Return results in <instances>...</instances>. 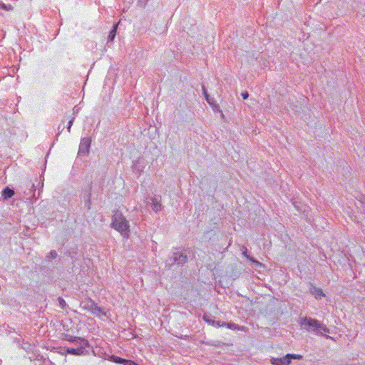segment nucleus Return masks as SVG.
<instances>
[{
    "label": "nucleus",
    "mask_w": 365,
    "mask_h": 365,
    "mask_svg": "<svg viewBox=\"0 0 365 365\" xmlns=\"http://www.w3.org/2000/svg\"><path fill=\"white\" fill-rule=\"evenodd\" d=\"M225 326L229 328V329H241V330H244L245 327H238L234 323H228V322H225Z\"/></svg>",
    "instance_id": "nucleus-16"
},
{
    "label": "nucleus",
    "mask_w": 365,
    "mask_h": 365,
    "mask_svg": "<svg viewBox=\"0 0 365 365\" xmlns=\"http://www.w3.org/2000/svg\"><path fill=\"white\" fill-rule=\"evenodd\" d=\"M242 96L243 99H245H245H247V98H248V97H249V93H248V92H247V91L242 92Z\"/></svg>",
    "instance_id": "nucleus-31"
},
{
    "label": "nucleus",
    "mask_w": 365,
    "mask_h": 365,
    "mask_svg": "<svg viewBox=\"0 0 365 365\" xmlns=\"http://www.w3.org/2000/svg\"><path fill=\"white\" fill-rule=\"evenodd\" d=\"M87 346H79L78 348H68L66 351L67 353L70 354H73V355H76V356H79V355H83L85 354L86 352V348Z\"/></svg>",
    "instance_id": "nucleus-8"
},
{
    "label": "nucleus",
    "mask_w": 365,
    "mask_h": 365,
    "mask_svg": "<svg viewBox=\"0 0 365 365\" xmlns=\"http://www.w3.org/2000/svg\"><path fill=\"white\" fill-rule=\"evenodd\" d=\"M14 190L9 188V187H6L2 190L1 195L4 197V199H9L11 198L14 195Z\"/></svg>",
    "instance_id": "nucleus-9"
},
{
    "label": "nucleus",
    "mask_w": 365,
    "mask_h": 365,
    "mask_svg": "<svg viewBox=\"0 0 365 365\" xmlns=\"http://www.w3.org/2000/svg\"><path fill=\"white\" fill-rule=\"evenodd\" d=\"M203 319L210 324L214 325L215 321L213 319V317L210 314H205L203 315Z\"/></svg>",
    "instance_id": "nucleus-15"
},
{
    "label": "nucleus",
    "mask_w": 365,
    "mask_h": 365,
    "mask_svg": "<svg viewBox=\"0 0 365 365\" xmlns=\"http://www.w3.org/2000/svg\"><path fill=\"white\" fill-rule=\"evenodd\" d=\"M202 90H203V94L205 97L206 101H207V103L209 104L212 105V102L211 99L210 98L209 95L207 93V91L204 86L202 87Z\"/></svg>",
    "instance_id": "nucleus-20"
},
{
    "label": "nucleus",
    "mask_w": 365,
    "mask_h": 365,
    "mask_svg": "<svg viewBox=\"0 0 365 365\" xmlns=\"http://www.w3.org/2000/svg\"><path fill=\"white\" fill-rule=\"evenodd\" d=\"M63 129H64V121L63 120L62 123L58 127V133L57 135H58L60 134V133L63 130Z\"/></svg>",
    "instance_id": "nucleus-25"
},
{
    "label": "nucleus",
    "mask_w": 365,
    "mask_h": 365,
    "mask_svg": "<svg viewBox=\"0 0 365 365\" xmlns=\"http://www.w3.org/2000/svg\"><path fill=\"white\" fill-rule=\"evenodd\" d=\"M213 326L224 327V326H225V322H220V321H215V324Z\"/></svg>",
    "instance_id": "nucleus-29"
},
{
    "label": "nucleus",
    "mask_w": 365,
    "mask_h": 365,
    "mask_svg": "<svg viewBox=\"0 0 365 365\" xmlns=\"http://www.w3.org/2000/svg\"><path fill=\"white\" fill-rule=\"evenodd\" d=\"M48 257L55 259L57 257V252L55 250H51L48 254Z\"/></svg>",
    "instance_id": "nucleus-22"
},
{
    "label": "nucleus",
    "mask_w": 365,
    "mask_h": 365,
    "mask_svg": "<svg viewBox=\"0 0 365 365\" xmlns=\"http://www.w3.org/2000/svg\"><path fill=\"white\" fill-rule=\"evenodd\" d=\"M73 343H75L76 344H80V346H88V347L89 346L88 341L86 339H85L84 338H81V337L75 336V339H74Z\"/></svg>",
    "instance_id": "nucleus-11"
},
{
    "label": "nucleus",
    "mask_w": 365,
    "mask_h": 365,
    "mask_svg": "<svg viewBox=\"0 0 365 365\" xmlns=\"http://www.w3.org/2000/svg\"><path fill=\"white\" fill-rule=\"evenodd\" d=\"M271 364L273 365H289L290 361L286 355L280 358H272Z\"/></svg>",
    "instance_id": "nucleus-6"
},
{
    "label": "nucleus",
    "mask_w": 365,
    "mask_h": 365,
    "mask_svg": "<svg viewBox=\"0 0 365 365\" xmlns=\"http://www.w3.org/2000/svg\"><path fill=\"white\" fill-rule=\"evenodd\" d=\"M58 302L60 307L63 309H65L67 306L66 301L62 297H59L58 298Z\"/></svg>",
    "instance_id": "nucleus-18"
},
{
    "label": "nucleus",
    "mask_w": 365,
    "mask_h": 365,
    "mask_svg": "<svg viewBox=\"0 0 365 365\" xmlns=\"http://www.w3.org/2000/svg\"><path fill=\"white\" fill-rule=\"evenodd\" d=\"M244 255L247 257V259H249L250 260L252 261L253 262L255 263H257V264H259V262L255 259H253L252 257H250L249 256L247 255V250L243 252Z\"/></svg>",
    "instance_id": "nucleus-30"
},
{
    "label": "nucleus",
    "mask_w": 365,
    "mask_h": 365,
    "mask_svg": "<svg viewBox=\"0 0 365 365\" xmlns=\"http://www.w3.org/2000/svg\"><path fill=\"white\" fill-rule=\"evenodd\" d=\"M91 192H88L83 196L84 205L87 210L91 209Z\"/></svg>",
    "instance_id": "nucleus-13"
},
{
    "label": "nucleus",
    "mask_w": 365,
    "mask_h": 365,
    "mask_svg": "<svg viewBox=\"0 0 365 365\" xmlns=\"http://www.w3.org/2000/svg\"><path fill=\"white\" fill-rule=\"evenodd\" d=\"M73 343H75L76 344H80V346H88V347L89 346L88 341L86 339H85L84 338H81V337L75 336V339H74Z\"/></svg>",
    "instance_id": "nucleus-10"
},
{
    "label": "nucleus",
    "mask_w": 365,
    "mask_h": 365,
    "mask_svg": "<svg viewBox=\"0 0 365 365\" xmlns=\"http://www.w3.org/2000/svg\"><path fill=\"white\" fill-rule=\"evenodd\" d=\"M74 119H75V117H73L69 121H68V127H67V130L70 133L71 132V128L73 125V123L74 121Z\"/></svg>",
    "instance_id": "nucleus-23"
},
{
    "label": "nucleus",
    "mask_w": 365,
    "mask_h": 365,
    "mask_svg": "<svg viewBox=\"0 0 365 365\" xmlns=\"http://www.w3.org/2000/svg\"><path fill=\"white\" fill-rule=\"evenodd\" d=\"M74 119H75V117H73L69 121H68V127H67V130L70 133L71 132V128L73 125V123L74 121Z\"/></svg>",
    "instance_id": "nucleus-24"
},
{
    "label": "nucleus",
    "mask_w": 365,
    "mask_h": 365,
    "mask_svg": "<svg viewBox=\"0 0 365 365\" xmlns=\"http://www.w3.org/2000/svg\"><path fill=\"white\" fill-rule=\"evenodd\" d=\"M287 356L289 358V360L290 361H291V359H302V355H299V354H287Z\"/></svg>",
    "instance_id": "nucleus-19"
},
{
    "label": "nucleus",
    "mask_w": 365,
    "mask_h": 365,
    "mask_svg": "<svg viewBox=\"0 0 365 365\" xmlns=\"http://www.w3.org/2000/svg\"><path fill=\"white\" fill-rule=\"evenodd\" d=\"M148 0H138V4L141 7H145Z\"/></svg>",
    "instance_id": "nucleus-27"
},
{
    "label": "nucleus",
    "mask_w": 365,
    "mask_h": 365,
    "mask_svg": "<svg viewBox=\"0 0 365 365\" xmlns=\"http://www.w3.org/2000/svg\"><path fill=\"white\" fill-rule=\"evenodd\" d=\"M120 360H122L121 359H120ZM124 361H125V365H138V364H136L135 362H134L133 361H131V360H125V359H123Z\"/></svg>",
    "instance_id": "nucleus-26"
},
{
    "label": "nucleus",
    "mask_w": 365,
    "mask_h": 365,
    "mask_svg": "<svg viewBox=\"0 0 365 365\" xmlns=\"http://www.w3.org/2000/svg\"><path fill=\"white\" fill-rule=\"evenodd\" d=\"M187 262V255L182 252L175 249L173 255L167 259L166 264L168 266L171 267L175 264L182 265Z\"/></svg>",
    "instance_id": "nucleus-4"
},
{
    "label": "nucleus",
    "mask_w": 365,
    "mask_h": 365,
    "mask_svg": "<svg viewBox=\"0 0 365 365\" xmlns=\"http://www.w3.org/2000/svg\"><path fill=\"white\" fill-rule=\"evenodd\" d=\"M111 227L118 231L120 235L126 238L130 235V224L125 217L119 210H115L112 216Z\"/></svg>",
    "instance_id": "nucleus-1"
},
{
    "label": "nucleus",
    "mask_w": 365,
    "mask_h": 365,
    "mask_svg": "<svg viewBox=\"0 0 365 365\" xmlns=\"http://www.w3.org/2000/svg\"><path fill=\"white\" fill-rule=\"evenodd\" d=\"M80 307L88 312H91L93 315L100 317L101 315H105L106 313L103 311V309L98 306L96 303L91 298H86L84 300H82L80 303Z\"/></svg>",
    "instance_id": "nucleus-3"
},
{
    "label": "nucleus",
    "mask_w": 365,
    "mask_h": 365,
    "mask_svg": "<svg viewBox=\"0 0 365 365\" xmlns=\"http://www.w3.org/2000/svg\"><path fill=\"white\" fill-rule=\"evenodd\" d=\"M150 200H151V205H152L153 210L155 212L160 211L162 208L161 197L155 196L154 197H151Z\"/></svg>",
    "instance_id": "nucleus-7"
},
{
    "label": "nucleus",
    "mask_w": 365,
    "mask_h": 365,
    "mask_svg": "<svg viewBox=\"0 0 365 365\" xmlns=\"http://www.w3.org/2000/svg\"><path fill=\"white\" fill-rule=\"evenodd\" d=\"M293 205H294V207H296L297 210L299 211V212H305V210L302 209V207L299 205H297V203L295 202H293Z\"/></svg>",
    "instance_id": "nucleus-28"
},
{
    "label": "nucleus",
    "mask_w": 365,
    "mask_h": 365,
    "mask_svg": "<svg viewBox=\"0 0 365 365\" xmlns=\"http://www.w3.org/2000/svg\"><path fill=\"white\" fill-rule=\"evenodd\" d=\"M91 140L89 138L81 139L78 154L79 155H86L89 153Z\"/></svg>",
    "instance_id": "nucleus-5"
},
{
    "label": "nucleus",
    "mask_w": 365,
    "mask_h": 365,
    "mask_svg": "<svg viewBox=\"0 0 365 365\" xmlns=\"http://www.w3.org/2000/svg\"><path fill=\"white\" fill-rule=\"evenodd\" d=\"M118 25H113L112 30L110 31L109 35L108 36V41H113L116 35Z\"/></svg>",
    "instance_id": "nucleus-14"
},
{
    "label": "nucleus",
    "mask_w": 365,
    "mask_h": 365,
    "mask_svg": "<svg viewBox=\"0 0 365 365\" xmlns=\"http://www.w3.org/2000/svg\"><path fill=\"white\" fill-rule=\"evenodd\" d=\"M299 324L303 329L309 331H314L317 334H322L323 331L329 333V329L327 327L312 318H300Z\"/></svg>",
    "instance_id": "nucleus-2"
},
{
    "label": "nucleus",
    "mask_w": 365,
    "mask_h": 365,
    "mask_svg": "<svg viewBox=\"0 0 365 365\" xmlns=\"http://www.w3.org/2000/svg\"><path fill=\"white\" fill-rule=\"evenodd\" d=\"M74 339H75V336H71L68 334H64L63 336V339L71 341V342H73Z\"/></svg>",
    "instance_id": "nucleus-21"
},
{
    "label": "nucleus",
    "mask_w": 365,
    "mask_h": 365,
    "mask_svg": "<svg viewBox=\"0 0 365 365\" xmlns=\"http://www.w3.org/2000/svg\"><path fill=\"white\" fill-rule=\"evenodd\" d=\"M0 9L6 10V11H11L13 10V6L11 4H6L1 1H0Z\"/></svg>",
    "instance_id": "nucleus-17"
},
{
    "label": "nucleus",
    "mask_w": 365,
    "mask_h": 365,
    "mask_svg": "<svg viewBox=\"0 0 365 365\" xmlns=\"http://www.w3.org/2000/svg\"><path fill=\"white\" fill-rule=\"evenodd\" d=\"M312 294L315 296L316 299H321L324 296V294L322 289L317 287H313V289L311 291Z\"/></svg>",
    "instance_id": "nucleus-12"
}]
</instances>
